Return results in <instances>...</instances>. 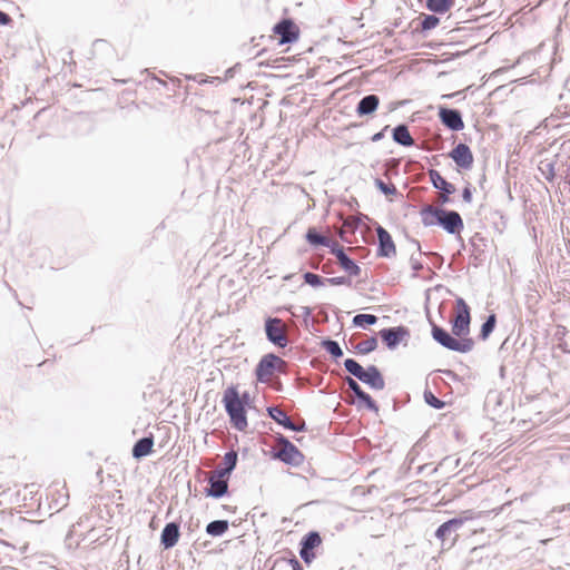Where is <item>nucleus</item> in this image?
<instances>
[{
  "label": "nucleus",
  "mask_w": 570,
  "mask_h": 570,
  "mask_svg": "<svg viewBox=\"0 0 570 570\" xmlns=\"http://www.w3.org/2000/svg\"><path fill=\"white\" fill-rule=\"evenodd\" d=\"M361 381L374 390H383L385 385L382 374L375 366H368L364 371Z\"/></svg>",
  "instance_id": "obj_15"
},
{
  "label": "nucleus",
  "mask_w": 570,
  "mask_h": 570,
  "mask_svg": "<svg viewBox=\"0 0 570 570\" xmlns=\"http://www.w3.org/2000/svg\"><path fill=\"white\" fill-rule=\"evenodd\" d=\"M425 399L426 402L435 409H441L443 406V402L435 397L432 393L426 394Z\"/></svg>",
  "instance_id": "obj_40"
},
{
  "label": "nucleus",
  "mask_w": 570,
  "mask_h": 570,
  "mask_svg": "<svg viewBox=\"0 0 570 570\" xmlns=\"http://www.w3.org/2000/svg\"><path fill=\"white\" fill-rule=\"evenodd\" d=\"M377 346V341L374 337L366 338L360 343H357L356 348L362 354H367L374 351Z\"/></svg>",
  "instance_id": "obj_33"
},
{
  "label": "nucleus",
  "mask_w": 570,
  "mask_h": 570,
  "mask_svg": "<svg viewBox=\"0 0 570 570\" xmlns=\"http://www.w3.org/2000/svg\"><path fill=\"white\" fill-rule=\"evenodd\" d=\"M265 332L267 338L275 345L285 347L288 344L287 325L283 320L268 317L265 322Z\"/></svg>",
  "instance_id": "obj_5"
},
{
  "label": "nucleus",
  "mask_w": 570,
  "mask_h": 570,
  "mask_svg": "<svg viewBox=\"0 0 570 570\" xmlns=\"http://www.w3.org/2000/svg\"><path fill=\"white\" fill-rule=\"evenodd\" d=\"M463 524V520L462 519H451L446 522H444L443 524H441L436 532H435V535L439 540H441L442 542L445 541L448 534L452 531H455L456 529H459L461 525Z\"/></svg>",
  "instance_id": "obj_22"
},
{
  "label": "nucleus",
  "mask_w": 570,
  "mask_h": 570,
  "mask_svg": "<svg viewBox=\"0 0 570 570\" xmlns=\"http://www.w3.org/2000/svg\"><path fill=\"white\" fill-rule=\"evenodd\" d=\"M379 104L380 99L377 96L368 95L361 99V101L357 105L356 111L360 116L370 115L377 109Z\"/></svg>",
  "instance_id": "obj_19"
},
{
  "label": "nucleus",
  "mask_w": 570,
  "mask_h": 570,
  "mask_svg": "<svg viewBox=\"0 0 570 570\" xmlns=\"http://www.w3.org/2000/svg\"><path fill=\"white\" fill-rule=\"evenodd\" d=\"M306 239L309 244L312 245H315V246H318V245H322V246H326L328 247L331 250L333 248V240H331L328 237L326 236H322V235H318L315 230V228H309L306 233Z\"/></svg>",
  "instance_id": "obj_25"
},
{
  "label": "nucleus",
  "mask_w": 570,
  "mask_h": 570,
  "mask_svg": "<svg viewBox=\"0 0 570 570\" xmlns=\"http://www.w3.org/2000/svg\"><path fill=\"white\" fill-rule=\"evenodd\" d=\"M281 448L276 453V458L289 464H298L303 458L297 448L286 439H281Z\"/></svg>",
  "instance_id": "obj_10"
},
{
  "label": "nucleus",
  "mask_w": 570,
  "mask_h": 570,
  "mask_svg": "<svg viewBox=\"0 0 570 570\" xmlns=\"http://www.w3.org/2000/svg\"><path fill=\"white\" fill-rule=\"evenodd\" d=\"M304 281L309 284L311 286H320L324 284V281L322 277L317 274L307 272L304 274Z\"/></svg>",
  "instance_id": "obj_38"
},
{
  "label": "nucleus",
  "mask_w": 570,
  "mask_h": 570,
  "mask_svg": "<svg viewBox=\"0 0 570 570\" xmlns=\"http://www.w3.org/2000/svg\"><path fill=\"white\" fill-rule=\"evenodd\" d=\"M271 570H302V567L295 558H279L274 562Z\"/></svg>",
  "instance_id": "obj_29"
},
{
  "label": "nucleus",
  "mask_w": 570,
  "mask_h": 570,
  "mask_svg": "<svg viewBox=\"0 0 570 570\" xmlns=\"http://www.w3.org/2000/svg\"><path fill=\"white\" fill-rule=\"evenodd\" d=\"M324 348L334 357L343 355L342 348L335 341L327 340L323 343Z\"/></svg>",
  "instance_id": "obj_35"
},
{
  "label": "nucleus",
  "mask_w": 570,
  "mask_h": 570,
  "mask_svg": "<svg viewBox=\"0 0 570 570\" xmlns=\"http://www.w3.org/2000/svg\"><path fill=\"white\" fill-rule=\"evenodd\" d=\"M495 323H497V317L494 314H491L488 320L485 321V323L482 325L481 327V337L483 340L488 338V336L491 334V332L494 330V326H495Z\"/></svg>",
  "instance_id": "obj_34"
},
{
  "label": "nucleus",
  "mask_w": 570,
  "mask_h": 570,
  "mask_svg": "<svg viewBox=\"0 0 570 570\" xmlns=\"http://www.w3.org/2000/svg\"><path fill=\"white\" fill-rule=\"evenodd\" d=\"M448 195H449V194H446V193H444V191H442V193H441V195H440V200H441V203H443V204H444V203H448V202H449V196H448Z\"/></svg>",
  "instance_id": "obj_44"
},
{
  "label": "nucleus",
  "mask_w": 570,
  "mask_h": 570,
  "mask_svg": "<svg viewBox=\"0 0 570 570\" xmlns=\"http://www.w3.org/2000/svg\"><path fill=\"white\" fill-rule=\"evenodd\" d=\"M326 283H328L330 285H333V286H338V285H350V281L344 277V276H336V277H331V278H326Z\"/></svg>",
  "instance_id": "obj_39"
},
{
  "label": "nucleus",
  "mask_w": 570,
  "mask_h": 570,
  "mask_svg": "<svg viewBox=\"0 0 570 570\" xmlns=\"http://www.w3.org/2000/svg\"><path fill=\"white\" fill-rule=\"evenodd\" d=\"M376 320V316L371 314H358L354 317V323L360 326H363L364 324L372 325Z\"/></svg>",
  "instance_id": "obj_36"
},
{
  "label": "nucleus",
  "mask_w": 570,
  "mask_h": 570,
  "mask_svg": "<svg viewBox=\"0 0 570 570\" xmlns=\"http://www.w3.org/2000/svg\"><path fill=\"white\" fill-rule=\"evenodd\" d=\"M344 366L345 368L351 373L353 374L354 376H356L358 380L362 379L363 376V373L366 368H364L363 366H361L356 361H354L353 358H347L345 362H344Z\"/></svg>",
  "instance_id": "obj_32"
},
{
  "label": "nucleus",
  "mask_w": 570,
  "mask_h": 570,
  "mask_svg": "<svg viewBox=\"0 0 570 570\" xmlns=\"http://www.w3.org/2000/svg\"><path fill=\"white\" fill-rule=\"evenodd\" d=\"M429 176L436 189L446 194H453L455 191V187L446 181L438 170H430Z\"/></svg>",
  "instance_id": "obj_21"
},
{
  "label": "nucleus",
  "mask_w": 570,
  "mask_h": 570,
  "mask_svg": "<svg viewBox=\"0 0 570 570\" xmlns=\"http://www.w3.org/2000/svg\"><path fill=\"white\" fill-rule=\"evenodd\" d=\"M462 198H463V200H464L465 203H471V202H472V191H471L470 186H466V187L463 189Z\"/></svg>",
  "instance_id": "obj_41"
},
{
  "label": "nucleus",
  "mask_w": 570,
  "mask_h": 570,
  "mask_svg": "<svg viewBox=\"0 0 570 570\" xmlns=\"http://www.w3.org/2000/svg\"><path fill=\"white\" fill-rule=\"evenodd\" d=\"M237 463V453L235 451L227 452L224 455V469L216 470V474L220 476H229Z\"/></svg>",
  "instance_id": "obj_26"
},
{
  "label": "nucleus",
  "mask_w": 570,
  "mask_h": 570,
  "mask_svg": "<svg viewBox=\"0 0 570 570\" xmlns=\"http://www.w3.org/2000/svg\"><path fill=\"white\" fill-rule=\"evenodd\" d=\"M379 237V255L383 257H390L395 255L396 247L390 235V233L382 226L376 228Z\"/></svg>",
  "instance_id": "obj_11"
},
{
  "label": "nucleus",
  "mask_w": 570,
  "mask_h": 570,
  "mask_svg": "<svg viewBox=\"0 0 570 570\" xmlns=\"http://www.w3.org/2000/svg\"><path fill=\"white\" fill-rule=\"evenodd\" d=\"M269 416L275 420L278 424L285 426L288 430L299 431L302 428L296 426L287 414L277 406L268 407Z\"/></svg>",
  "instance_id": "obj_18"
},
{
  "label": "nucleus",
  "mask_w": 570,
  "mask_h": 570,
  "mask_svg": "<svg viewBox=\"0 0 570 570\" xmlns=\"http://www.w3.org/2000/svg\"><path fill=\"white\" fill-rule=\"evenodd\" d=\"M434 216L438 219V223L442 225V227L451 233L456 234L460 233L463 229V220L461 216L456 212H446L443 209H434L433 212Z\"/></svg>",
  "instance_id": "obj_6"
},
{
  "label": "nucleus",
  "mask_w": 570,
  "mask_h": 570,
  "mask_svg": "<svg viewBox=\"0 0 570 570\" xmlns=\"http://www.w3.org/2000/svg\"><path fill=\"white\" fill-rule=\"evenodd\" d=\"M228 522L226 520H217L207 524L206 532L209 535L218 537L228 530Z\"/></svg>",
  "instance_id": "obj_30"
},
{
  "label": "nucleus",
  "mask_w": 570,
  "mask_h": 570,
  "mask_svg": "<svg viewBox=\"0 0 570 570\" xmlns=\"http://www.w3.org/2000/svg\"><path fill=\"white\" fill-rule=\"evenodd\" d=\"M374 184L381 193L390 198V200H392V198L397 194V189L392 183H385L382 179L376 178Z\"/></svg>",
  "instance_id": "obj_31"
},
{
  "label": "nucleus",
  "mask_w": 570,
  "mask_h": 570,
  "mask_svg": "<svg viewBox=\"0 0 570 570\" xmlns=\"http://www.w3.org/2000/svg\"><path fill=\"white\" fill-rule=\"evenodd\" d=\"M12 21L9 14L0 11V24L6 26Z\"/></svg>",
  "instance_id": "obj_43"
},
{
  "label": "nucleus",
  "mask_w": 570,
  "mask_h": 570,
  "mask_svg": "<svg viewBox=\"0 0 570 570\" xmlns=\"http://www.w3.org/2000/svg\"><path fill=\"white\" fill-rule=\"evenodd\" d=\"M442 122L452 130H461L464 127L462 117L458 110L442 108L440 110Z\"/></svg>",
  "instance_id": "obj_12"
},
{
  "label": "nucleus",
  "mask_w": 570,
  "mask_h": 570,
  "mask_svg": "<svg viewBox=\"0 0 570 570\" xmlns=\"http://www.w3.org/2000/svg\"><path fill=\"white\" fill-rule=\"evenodd\" d=\"M380 335L389 347H395L407 335V331L404 327H393L382 330Z\"/></svg>",
  "instance_id": "obj_16"
},
{
  "label": "nucleus",
  "mask_w": 570,
  "mask_h": 570,
  "mask_svg": "<svg viewBox=\"0 0 570 570\" xmlns=\"http://www.w3.org/2000/svg\"><path fill=\"white\" fill-rule=\"evenodd\" d=\"M361 223V219L355 216H347L338 230L340 237L348 243L352 244L351 236L354 235L355 230L357 229L358 225Z\"/></svg>",
  "instance_id": "obj_17"
},
{
  "label": "nucleus",
  "mask_w": 570,
  "mask_h": 570,
  "mask_svg": "<svg viewBox=\"0 0 570 570\" xmlns=\"http://www.w3.org/2000/svg\"><path fill=\"white\" fill-rule=\"evenodd\" d=\"M440 23V19L435 16H424L421 27L423 30H431Z\"/></svg>",
  "instance_id": "obj_37"
},
{
  "label": "nucleus",
  "mask_w": 570,
  "mask_h": 570,
  "mask_svg": "<svg viewBox=\"0 0 570 570\" xmlns=\"http://www.w3.org/2000/svg\"><path fill=\"white\" fill-rule=\"evenodd\" d=\"M322 543V538L317 532L307 533L302 541V549L299 554H306V550H313L320 547Z\"/></svg>",
  "instance_id": "obj_27"
},
{
  "label": "nucleus",
  "mask_w": 570,
  "mask_h": 570,
  "mask_svg": "<svg viewBox=\"0 0 570 570\" xmlns=\"http://www.w3.org/2000/svg\"><path fill=\"white\" fill-rule=\"evenodd\" d=\"M301 557L306 563H311L315 558V553L312 550H306V554H301Z\"/></svg>",
  "instance_id": "obj_42"
},
{
  "label": "nucleus",
  "mask_w": 570,
  "mask_h": 570,
  "mask_svg": "<svg viewBox=\"0 0 570 570\" xmlns=\"http://www.w3.org/2000/svg\"><path fill=\"white\" fill-rule=\"evenodd\" d=\"M470 322V307L463 298H458L454 306V316L451 320L454 336L436 325L432 326V336L438 343L451 351L468 353L474 346V341L469 336Z\"/></svg>",
  "instance_id": "obj_1"
},
{
  "label": "nucleus",
  "mask_w": 570,
  "mask_h": 570,
  "mask_svg": "<svg viewBox=\"0 0 570 570\" xmlns=\"http://www.w3.org/2000/svg\"><path fill=\"white\" fill-rule=\"evenodd\" d=\"M286 362L275 354H266L256 366V379L262 383H269L276 372H285Z\"/></svg>",
  "instance_id": "obj_3"
},
{
  "label": "nucleus",
  "mask_w": 570,
  "mask_h": 570,
  "mask_svg": "<svg viewBox=\"0 0 570 570\" xmlns=\"http://www.w3.org/2000/svg\"><path fill=\"white\" fill-rule=\"evenodd\" d=\"M301 29L292 19L285 18L277 22L273 29L269 38L275 40L278 46L294 43L299 39Z\"/></svg>",
  "instance_id": "obj_4"
},
{
  "label": "nucleus",
  "mask_w": 570,
  "mask_h": 570,
  "mask_svg": "<svg viewBox=\"0 0 570 570\" xmlns=\"http://www.w3.org/2000/svg\"><path fill=\"white\" fill-rule=\"evenodd\" d=\"M222 402L232 426L239 432L246 431L248 428L246 407L249 405V394L240 395L237 386L230 385L224 391Z\"/></svg>",
  "instance_id": "obj_2"
},
{
  "label": "nucleus",
  "mask_w": 570,
  "mask_h": 570,
  "mask_svg": "<svg viewBox=\"0 0 570 570\" xmlns=\"http://www.w3.org/2000/svg\"><path fill=\"white\" fill-rule=\"evenodd\" d=\"M179 537V525L175 522H170L165 525L160 541L166 549H169L177 544Z\"/></svg>",
  "instance_id": "obj_14"
},
{
  "label": "nucleus",
  "mask_w": 570,
  "mask_h": 570,
  "mask_svg": "<svg viewBox=\"0 0 570 570\" xmlns=\"http://www.w3.org/2000/svg\"><path fill=\"white\" fill-rule=\"evenodd\" d=\"M332 254L337 258L341 268L350 276H360V266L345 254L343 246L338 243H333Z\"/></svg>",
  "instance_id": "obj_9"
},
{
  "label": "nucleus",
  "mask_w": 570,
  "mask_h": 570,
  "mask_svg": "<svg viewBox=\"0 0 570 570\" xmlns=\"http://www.w3.org/2000/svg\"><path fill=\"white\" fill-rule=\"evenodd\" d=\"M227 480H228V476L217 475L216 471H214L208 479L209 484H210L208 495H212L214 498H220L224 494H226L227 490H228Z\"/></svg>",
  "instance_id": "obj_13"
},
{
  "label": "nucleus",
  "mask_w": 570,
  "mask_h": 570,
  "mask_svg": "<svg viewBox=\"0 0 570 570\" xmlns=\"http://www.w3.org/2000/svg\"><path fill=\"white\" fill-rule=\"evenodd\" d=\"M347 384H348V387L355 393V395L362 402H364L366 407H368L370 410H375V411L377 410V406H376L375 402L373 401V399L361 389V386L358 385V383L355 380L347 377Z\"/></svg>",
  "instance_id": "obj_20"
},
{
  "label": "nucleus",
  "mask_w": 570,
  "mask_h": 570,
  "mask_svg": "<svg viewBox=\"0 0 570 570\" xmlns=\"http://www.w3.org/2000/svg\"><path fill=\"white\" fill-rule=\"evenodd\" d=\"M153 445V438H142L134 445L132 455L137 459L146 456L151 453Z\"/></svg>",
  "instance_id": "obj_23"
},
{
  "label": "nucleus",
  "mask_w": 570,
  "mask_h": 570,
  "mask_svg": "<svg viewBox=\"0 0 570 570\" xmlns=\"http://www.w3.org/2000/svg\"><path fill=\"white\" fill-rule=\"evenodd\" d=\"M449 156L456 164L458 167L469 170L473 166L474 156L470 147L465 144L456 145Z\"/></svg>",
  "instance_id": "obj_7"
},
{
  "label": "nucleus",
  "mask_w": 570,
  "mask_h": 570,
  "mask_svg": "<svg viewBox=\"0 0 570 570\" xmlns=\"http://www.w3.org/2000/svg\"><path fill=\"white\" fill-rule=\"evenodd\" d=\"M453 4L454 0H426V8L435 13H445Z\"/></svg>",
  "instance_id": "obj_28"
},
{
  "label": "nucleus",
  "mask_w": 570,
  "mask_h": 570,
  "mask_svg": "<svg viewBox=\"0 0 570 570\" xmlns=\"http://www.w3.org/2000/svg\"><path fill=\"white\" fill-rule=\"evenodd\" d=\"M36 484H26L16 491V504L19 509H30L38 503Z\"/></svg>",
  "instance_id": "obj_8"
},
{
  "label": "nucleus",
  "mask_w": 570,
  "mask_h": 570,
  "mask_svg": "<svg viewBox=\"0 0 570 570\" xmlns=\"http://www.w3.org/2000/svg\"><path fill=\"white\" fill-rule=\"evenodd\" d=\"M393 139L403 146H412L414 144V139L412 138L409 128L404 125H400L394 128Z\"/></svg>",
  "instance_id": "obj_24"
}]
</instances>
